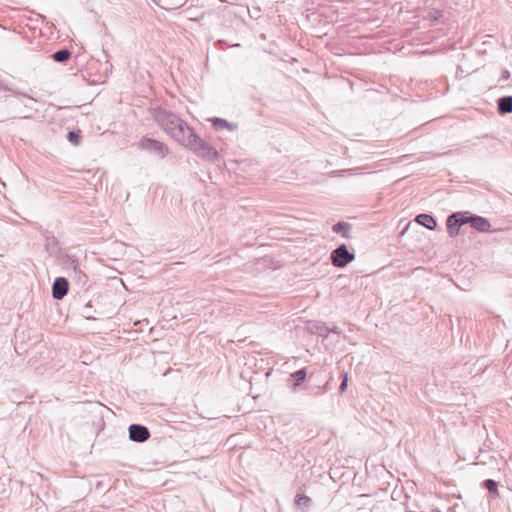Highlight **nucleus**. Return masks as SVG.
Returning a JSON list of instances; mask_svg holds the SVG:
<instances>
[{"instance_id": "1", "label": "nucleus", "mask_w": 512, "mask_h": 512, "mask_svg": "<svg viewBox=\"0 0 512 512\" xmlns=\"http://www.w3.org/2000/svg\"><path fill=\"white\" fill-rule=\"evenodd\" d=\"M151 115L153 120L181 145L193 131L179 116L160 106L153 108Z\"/></svg>"}, {"instance_id": "2", "label": "nucleus", "mask_w": 512, "mask_h": 512, "mask_svg": "<svg viewBox=\"0 0 512 512\" xmlns=\"http://www.w3.org/2000/svg\"><path fill=\"white\" fill-rule=\"evenodd\" d=\"M469 224L478 232L484 233L490 230L491 224L485 217L475 215L469 211L454 212L446 219L447 232L450 237L454 238L459 234L460 228Z\"/></svg>"}, {"instance_id": "3", "label": "nucleus", "mask_w": 512, "mask_h": 512, "mask_svg": "<svg viewBox=\"0 0 512 512\" xmlns=\"http://www.w3.org/2000/svg\"><path fill=\"white\" fill-rule=\"evenodd\" d=\"M182 145L191 150L198 157L210 162L216 161L219 157L218 151L212 145L204 141L200 136L195 134L194 131L187 135V139Z\"/></svg>"}, {"instance_id": "4", "label": "nucleus", "mask_w": 512, "mask_h": 512, "mask_svg": "<svg viewBox=\"0 0 512 512\" xmlns=\"http://www.w3.org/2000/svg\"><path fill=\"white\" fill-rule=\"evenodd\" d=\"M354 259L355 253L353 251H349L345 244L339 245L330 254L331 263L337 268L346 267L349 263L354 261Z\"/></svg>"}, {"instance_id": "5", "label": "nucleus", "mask_w": 512, "mask_h": 512, "mask_svg": "<svg viewBox=\"0 0 512 512\" xmlns=\"http://www.w3.org/2000/svg\"><path fill=\"white\" fill-rule=\"evenodd\" d=\"M139 145L143 150L150 151L161 158H164L169 152L168 147L163 142L149 137L142 138Z\"/></svg>"}, {"instance_id": "6", "label": "nucleus", "mask_w": 512, "mask_h": 512, "mask_svg": "<svg viewBox=\"0 0 512 512\" xmlns=\"http://www.w3.org/2000/svg\"><path fill=\"white\" fill-rule=\"evenodd\" d=\"M128 431L129 439L133 442L143 443L150 438L148 428L141 424H131Z\"/></svg>"}, {"instance_id": "7", "label": "nucleus", "mask_w": 512, "mask_h": 512, "mask_svg": "<svg viewBox=\"0 0 512 512\" xmlns=\"http://www.w3.org/2000/svg\"><path fill=\"white\" fill-rule=\"evenodd\" d=\"M69 290V283L64 277H57L52 285V296L56 300H61L67 295Z\"/></svg>"}, {"instance_id": "8", "label": "nucleus", "mask_w": 512, "mask_h": 512, "mask_svg": "<svg viewBox=\"0 0 512 512\" xmlns=\"http://www.w3.org/2000/svg\"><path fill=\"white\" fill-rule=\"evenodd\" d=\"M60 264L65 268L68 273L75 270L80 264L75 255L64 254L59 258Z\"/></svg>"}, {"instance_id": "9", "label": "nucleus", "mask_w": 512, "mask_h": 512, "mask_svg": "<svg viewBox=\"0 0 512 512\" xmlns=\"http://www.w3.org/2000/svg\"><path fill=\"white\" fill-rule=\"evenodd\" d=\"M497 110L500 115L512 113V96H503L497 100Z\"/></svg>"}, {"instance_id": "10", "label": "nucleus", "mask_w": 512, "mask_h": 512, "mask_svg": "<svg viewBox=\"0 0 512 512\" xmlns=\"http://www.w3.org/2000/svg\"><path fill=\"white\" fill-rule=\"evenodd\" d=\"M211 123L216 130L227 129L229 131H233L236 130L238 127L237 124L228 122L226 119L218 117H214L213 119H211Z\"/></svg>"}, {"instance_id": "11", "label": "nucleus", "mask_w": 512, "mask_h": 512, "mask_svg": "<svg viewBox=\"0 0 512 512\" xmlns=\"http://www.w3.org/2000/svg\"><path fill=\"white\" fill-rule=\"evenodd\" d=\"M351 224L348 222L340 221L332 226V231L336 234L342 235V237L349 239L351 237Z\"/></svg>"}, {"instance_id": "12", "label": "nucleus", "mask_w": 512, "mask_h": 512, "mask_svg": "<svg viewBox=\"0 0 512 512\" xmlns=\"http://www.w3.org/2000/svg\"><path fill=\"white\" fill-rule=\"evenodd\" d=\"M416 222L429 230H434L437 226L435 218L429 214H419L416 217Z\"/></svg>"}, {"instance_id": "13", "label": "nucleus", "mask_w": 512, "mask_h": 512, "mask_svg": "<svg viewBox=\"0 0 512 512\" xmlns=\"http://www.w3.org/2000/svg\"><path fill=\"white\" fill-rule=\"evenodd\" d=\"M306 376H307L306 368L299 369V370L293 372L292 374H290V380L293 381V390L294 391L300 384H302L305 381Z\"/></svg>"}, {"instance_id": "14", "label": "nucleus", "mask_w": 512, "mask_h": 512, "mask_svg": "<svg viewBox=\"0 0 512 512\" xmlns=\"http://www.w3.org/2000/svg\"><path fill=\"white\" fill-rule=\"evenodd\" d=\"M71 51L67 48L60 49L51 55V58L58 63H66L71 58Z\"/></svg>"}, {"instance_id": "15", "label": "nucleus", "mask_w": 512, "mask_h": 512, "mask_svg": "<svg viewBox=\"0 0 512 512\" xmlns=\"http://www.w3.org/2000/svg\"><path fill=\"white\" fill-rule=\"evenodd\" d=\"M482 487L487 489L492 498L498 497V483L493 479H486L482 482Z\"/></svg>"}, {"instance_id": "16", "label": "nucleus", "mask_w": 512, "mask_h": 512, "mask_svg": "<svg viewBox=\"0 0 512 512\" xmlns=\"http://www.w3.org/2000/svg\"><path fill=\"white\" fill-rule=\"evenodd\" d=\"M77 283L85 285L88 281L87 275L80 269V265L68 274Z\"/></svg>"}, {"instance_id": "17", "label": "nucleus", "mask_w": 512, "mask_h": 512, "mask_svg": "<svg viewBox=\"0 0 512 512\" xmlns=\"http://www.w3.org/2000/svg\"><path fill=\"white\" fill-rule=\"evenodd\" d=\"M311 504V498L304 494H297L295 497V505L303 510L307 509Z\"/></svg>"}, {"instance_id": "18", "label": "nucleus", "mask_w": 512, "mask_h": 512, "mask_svg": "<svg viewBox=\"0 0 512 512\" xmlns=\"http://www.w3.org/2000/svg\"><path fill=\"white\" fill-rule=\"evenodd\" d=\"M68 141L74 146H78L81 142L82 136L80 130H72L67 134Z\"/></svg>"}, {"instance_id": "19", "label": "nucleus", "mask_w": 512, "mask_h": 512, "mask_svg": "<svg viewBox=\"0 0 512 512\" xmlns=\"http://www.w3.org/2000/svg\"><path fill=\"white\" fill-rule=\"evenodd\" d=\"M313 328L315 329V333L318 336L323 337V338L328 337V335H329V327H327L325 324L318 323V324L314 325Z\"/></svg>"}, {"instance_id": "20", "label": "nucleus", "mask_w": 512, "mask_h": 512, "mask_svg": "<svg viewBox=\"0 0 512 512\" xmlns=\"http://www.w3.org/2000/svg\"><path fill=\"white\" fill-rule=\"evenodd\" d=\"M92 305H91V302H88L84 307H83V312H82V315L87 319V320H96V318L92 315Z\"/></svg>"}, {"instance_id": "21", "label": "nucleus", "mask_w": 512, "mask_h": 512, "mask_svg": "<svg viewBox=\"0 0 512 512\" xmlns=\"http://www.w3.org/2000/svg\"><path fill=\"white\" fill-rule=\"evenodd\" d=\"M186 0H166V9H177L185 3Z\"/></svg>"}, {"instance_id": "22", "label": "nucleus", "mask_w": 512, "mask_h": 512, "mask_svg": "<svg viewBox=\"0 0 512 512\" xmlns=\"http://www.w3.org/2000/svg\"><path fill=\"white\" fill-rule=\"evenodd\" d=\"M443 16V12L439 9H432L429 12V18L435 22L439 21Z\"/></svg>"}, {"instance_id": "23", "label": "nucleus", "mask_w": 512, "mask_h": 512, "mask_svg": "<svg viewBox=\"0 0 512 512\" xmlns=\"http://www.w3.org/2000/svg\"><path fill=\"white\" fill-rule=\"evenodd\" d=\"M347 380H348L347 373H344L343 374V380H342V382L340 384V387H339L340 392H344L347 389Z\"/></svg>"}, {"instance_id": "24", "label": "nucleus", "mask_w": 512, "mask_h": 512, "mask_svg": "<svg viewBox=\"0 0 512 512\" xmlns=\"http://www.w3.org/2000/svg\"><path fill=\"white\" fill-rule=\"evenodd\" d=\"M46 247H49L51 245H57V239L54 236L46 237Z\"/></svg>"}, {"instance_id": "25", "label": "nucleus", "mask_w": 512, "mask_h": 512, "mask_svg": "<svg viewBox=\"0 0 512 512\" xmlns=\"http://www.w3.org/2000/svg\"><path fill=\"white\" fill-rule=\"evenodd\" d=\"M330 333L340 334V333H341V331H340V329H339L338 327L333 326L332 328H329V334H330Z\"/></svg>"}, {"instance_id": "26", "label": "nucleus", "mask_w": 512, "mask_h": 512, "mask_svg": "<svg viewBox=\"0 0 512 512\" xmlns=\"http://www.w3.org/2000/svg\"><path fill=\"white\" fill-rule=\"evenodd\" d=\"M509 76H510L509 71H507V70H506V71H504V73H503V78H504V79H508V78H509Z\"/></svg>"}]
</instances>
